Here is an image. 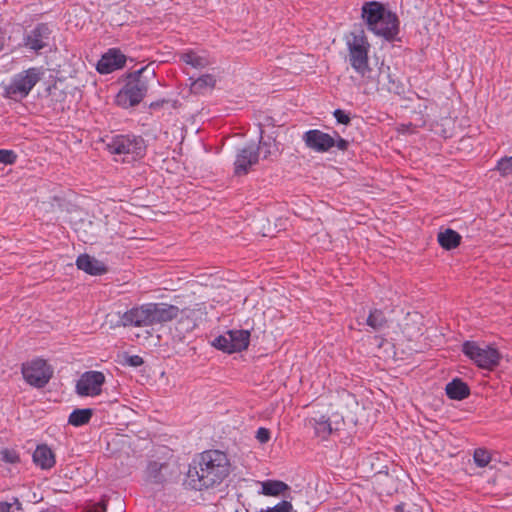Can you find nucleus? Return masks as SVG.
Masks as SVG:
<instances>
[{"instance_id": "nucleus-1", "label": "nucleus", "mask_w": 512, "mask_h": 512, "mask_svg": "<svg viewBox=\"0 0 512 512\" xmlns=\"http://www.w3.org/2000/svg\"><path fill=\"white\" fill-rule=\"evenodd\" d=\"M230 462L220 450H207L199 454L189 467L187 478L195 490L214 487L229 475Z\"/></svg>"}, {"instance_id": "nucleus-2", "label": "nucleus", "mask_w": 512, "mask_h": 512, "mask_svg": "<svg viewBox=\"0 0 512 512\" xmlns=\"http://www.w3.org/2000/svg\"><path fill=\"white\" fill-rule=\"evenodd\" d=\"M361 18L369 32L387 42L399 40L400 20L397 14L378 1L362 5Z\"/></svg>"}, {"instance_id": "nucleus-3", "label": "nucleus", "mask_w": 512, "mask_h": 512, "mask_svg": "<svg viewBox=\"0 0 512 512\" xmlns=\"http://www.w3.org/2000/svg\"><path fill=\"white\" fill-rule=\"evenodd\" d=\"M346 45L350 65L362 78L367 77L371 72L368 57L370 44L364 31L359 29L351 32L346 38Z\"/></svg>"}, {"instance_id": "nucleus-4", "label": "nucleus", "mask_w": 512, "mask_h": 512, "mask_svg": "<svg viewBox=\"0 0 512 512\" xmlns=\"http://www.w3.org/2000/svg\"><path fill=\"white\" fill-rule=\"evenodd\" d=\"M110 154L122 157L123 162H133L143 158L146 154V144L141 136L134 134H120L111 138L106 144Z\"/></svg>"}, {"instance_id": "nucleus-5", "label": "nucleus", "mask_w": 512, "mask_h": 512, "mask_svg": "<svg viewBox=\"0 0 512 512\" xmlns=\"http://www.w3.org/2000/svg\"><path fill=\"white\" fill-rule=\"evenodd\" d=\"M147 67H143L128 77L124 87L116 95L115 101L122 108H130L138 105L146 96L149 79L143 74Z\"/></svg>"}, {"instance_id": "nucleus-6", "label": "nucleus", "mask_w": 512, "mask_h": 512, "mask_svg": "<svg viewBox=\"0 0 512 512\" xmlns=\"http://www.w3.org/2000/svg\"><path fill=\"white\" fill-rule=\"evenodd\" d=\"M44 73L43 67H30L13 75L4 88L5 97L14 101L25 99L43 78Z\"/></svg>"}, {"instance_id": "nucleus-7", "label": "nucleus", "mask_w": 512, "mask_h": 512, "mask_svg": "<svg viewBox=\"0 0 512 512\" xmlns=\"http://www.w3.org/2000/svg\"><path fill=\"white\" fill-rule=\"evenodd\" d=\"M462 352L478 368L484 370H493L499 365L501 360V354L498 349L475 341H465L462 345Z\"/></svg>"}, {"instance_id": "nucleus-8", "label": "nucleus", "mask_w": 512, "mask_h": 512, "mask_svg": "<svg viewBox=\"0 0 512 512\" xmlns=\"http://www.w3.org/2000/svg\"><path fill=\"white\" fill-rule=\"evenodd\" d=\"M24 380L35 388H43L53 375V368L46 360L35 358L22 364Z\"/></svg>"}, {"instance_id": "nucleus-9", "label": "nucleus", "mask_w": 512, "mask_h": 512, "mask_svg": "<svg viewBox=\"0 0 512 512\" xmlns=\"http://www.w3.org/2000/svg\"><path fill=\"white\" fill-rule=\"evenodd\" d=\"M250 342L248 330H229L226 334L216 337L212 346L226 353H235L246 350Z\"/></svg>"}, {"instance_id": "nucleus-10", "label": "nucleus", "mask_w": 512, "mask_h": 512, "mask_svg": "<svg viewBox=\"0 0 512 512\" xmlns=\"http://www.w3.org/2000/svg\"><path fill=\"white\" fill-rule=\"evenodd\" d=\"M105 376L100 371L83 373L76 384V392L80 396H98L102 392Z\"/></svg>"}, {"instance_id": "nucleus-11", "label": "nucleus", "mask_w": 512, "mask_h": 512, "mask_svg": "<svg viewBox=\"0 0 512 512\" xmlns=\"http://www.w3.org/2000/svg\"><path fill=\"white\" fill-rule=\"evenodd\" d=\"M120 322L124 327L152 326L149 304L145 303L127 310L120 317Z\"/></svg>"}, {"instance_id": "nucleus-12", "label": "nucleus", "mask_w": 512, "mask_h": 512, "mask_svg": "<svg viewBox=\"0 0 512 512\" xmlns=\"http://www.w3.org/2000/svg\"><path fill=\"white\" fill-rule=\"evenodd\" d=\"M51 29L46 23L37 24L24 37V45L30 50L38 52L48 46Z\"/></svg>"}, {"instance_id": "nucleus-13", "label": "nucleus", "mask_w": 512, "mask_h": 512, "mask_svg": "<svg viewBox=\"0 0 512 512\" xmlns=\"http://www.w3.org/2000/svg\"><path fill=\"white\" fill-rule=\"evenodd\" d=\"M305 145L316 152H327L335 146V137L318 129H311L304 133Z\"/></svg>"}, {"instance_id": "nucleus-14", "label": "nucleus", "mask_w": 512, "mask_h": 512, "mask_svg": "<svg viewBox=\"0 0 512 512\" xmlns=\"http://www.w3.org/2000/svg\"><path fill=\"white\" fill-rule=\"evenodd\" d=\"M126 63V56L117 48H110L97 63L96 69L100 74H109L121 69Z\"/></svg>"}, {"instance_id": "nucleus-15", "label": "nucleus", "mask_w": 512, "mask_h": 512, "mask_svg": "<svg viewBox=\"0 0 512 512\" xmlns=\"http://www.w3.org/2000/svg\"><path fill=\"white\" fill-rule=\"evenodd\" d=\"M258 162V151L255 145H247L240 149L235 158L234 169L236 175H246L249 169Z\"/></svg>"}, {"instance_id": "nucleus-16", "label": "nucleus", "mask_w": 512, "mask_h": 512, "mask_svg": "<svg viewBox=\"0 0 512 512\" xmlns=\"http://www.w3.org/2000/svg\"><path fill=\"white\" fill-rule=\"evenodd\" d=\"M152 325L162 324L177 318L180 309L175 305L167 303H148Z\"/></svg>"}, {"instance_id": "nucleus-17", "label": "nucleus", "mask_w": 512, "mask_h": 512, "mask_svg": "<svg viewBox=\"0 0 512 512\" xmlns=\"http://www.w3.org/2000/svg\"><path fill=\"white\" fill-rule=\"evenodd\" d=\"M76 266L78 269L93 276L103 275L107 272V267L102 261L88 254L79 255L76 259Z\"/></svg>"}, {"instance_id": "nucleus-18", "label": "nucleus", "mask_w": 512, "mask_h": 512, "mask_svg": "<svg viewBox=\"0 0 512 512\" xmlns=\"http://www.w3.org/2000/svg\"><path fill=\"white\" fill-rule=\"evenodd\" d=\"M33 462L41 469H50L55 465V455L47 445H38L33 453Z\"/></svg>"}, {"instance_id": "nucleus-19", "label": "nucleus", "mask_w": 512, "mask_h": 512, "mask_svg": "<svg viewBox=\"0 0 512 512\" xmlns=\"http://www.w3.org/2000/svg\"><path fill=\"white\" fill-rule=\"evenodd\" d=\"M180 60L195 69H203L212 64L210 57L205 52L199 53L193 50L182 53Z\"/></svg>"}, {"instance_id": "nucleus-20", "label": "nucleus", "mask_w": 512, "mask_h": 512, "mask_svg": "<svg viewBox=\"0 0 512 512\" xmlns=\"http://www.w3.org/2000/svg\"><path fill=\"white\" fill-rule=\"evenodd\" d=\"M308 423L314 428L315 435L323 440L327 439L333 432L332 424L325 415L312 417L308 420Z\"/></svg>"}, {"instance_id": "nucleus-21", "label": "nucleus", "mask_w": 512, "mask_h": 512, "mask_svg": "<svg viewBox=\"0 0 512 512\" xmlns=\"http://www.w3.org/2000/svg\"><path fill=\"white\" fill-rule=\"evenodd\" d=\"M445 391L447 396L453 400H463L470 394L468 385L458 378L449 382L446 385Z\"/></svg>"}, {"instance_id": "nucleus-22", "label": "nucleus", "mask_w": 512, "mask_h": 512, "mask_svg": "<svg viewBox=\"0 0 512 512\" xmlns=\"http://www.w3.org/2000/svg\"><path fill=\"white\" fill-rule=\"evenodd\" d=\"M461 235L453 229H446L438 233L437 240L439 245L445 250L457 248L461 243Z\"/></svg>"}, {"instance_id": "nucleus-23", "label": "nucleus", "mask_w": 512, "mask_h": 512, "mask_svg": "<svg viewBox=\"0 0 512 512\" xmlns=\"http://www.w3.org/2000/svg\"><path fill=\"white\" fill-rule=\"evenodd\" d=\"M181 321L186 318L189 323L186 328L187 331H191L196 328L198 321L202 319V316L206 314L205 306L203 304H197L195 308H185L180 311Z\"/></svg>"}, {"instance_id": "nucleus-24", "label": "nucleus", "mask_w": 512, "mask_h": 512, "mask_svg": "<svg viewBox=\"0 0 512 512\" xmlns=\"http://www.w3.org/2000/svg\"><path fill=\"white\" fill-rule=\"evenodd\" d=\"M93 416V410L90 408L75 409L68 417V424L74 427H81L90 422Z\"/></svg>"}, {"instance_id": "nucleus-25", "label": "nucleus", "mask_w": 512, "mask_h": 512, "mask_svg": "<svg viewBox=\"0 0 512 512\" xmlns=\"http://www.w3.org/2000/svg\"><path fill=\"white\" fill-rule=\"evenodd\" d=\"M261 486L262 493L268 496H279L288 489L287 484L278 480H266L262 482Z\"/></svg>"}, {"instance_id": "nucleus-26", "label": "nucleus", "mask_w": 512, "mask_h": 512, "mask_svg": "<svg viewBox=\"0 0 512 512\" xmlns=\"http://www.w3.org/2000/svg\"><path fill=\"white\" fill-rule=\"evenodd\" d=\"M216 79L211 74H204L194 80L191 84V90L195 93H204L208 89L214 88Z\"/></svg>"}, {"instance_id": "nucleus-27", "label": "nucleus", "mask_w": 512, "mask_h": 512, "mask_svg": "<svg viewBox=\"0 0 512 512\" xmlns=\"http://www.w3.org/2000/svg\"><path fill=\"white\" fill-rule=\"evenodd\" d=\"M495 170L500 176L510 184H512V156H505L497 161Z\"/></svg>"}, {"instance_id": "nucleus-28", "label": "nucleus", "mask_w": 512, "mask_h": 512, "mask_svg": "<svg viewBox=\"0 0 512 512\" xmlns=\"http://www.w3.org/2000/svg\"><path fill=\"white\" fill-rule=\"evenodd\" d=\"M366 323L373 330L377 331L382 329L386 325L387 320L384 313L381 310L374 309L373 311L370 312L366 320Z\"/></svg>"}, {"instance_id": "nucleus-29", "label": "nucleus", "mask_w": 512, "mask_h": 512, "mask_svg": "<svg viewBox=\"0 0 512 512\" xmlns=\"http://www.w3.org/2000/svg\"><path fill=\"white\" fill-rule=\"evenodd\" d=\"M256 150L258 151V156L260 154H262L263 158H268L272 155H275L278 151V148H277L275 140L268 139V140H261L259 142L258 147H256Z\"/></svg>"}, {"instance_id": "nucleus-30", "label": "nucleus", "mask_w": 512, "mask_h": 512, "mask_svg": "<svg viewBox=\"0 0 512 512\" xmlns=\"http://www.w3.org/2000/svg\"><path fill=\"white\" fill-rule=\"evenodd\" d=\"M473 459L478 467H486L491 461V455L486 449L477 448L474 451Z\"/></svg>"}, {"instance_id": "nucleus-31", "label": "nucleus", "mask_w": 512, "mask_h": 512, "mask_svg": "<svg viewBox=\"0 0 512 512\" xmlns=\"http://www.w3.org/2000/svg\"><path fill=\"white\" fill-rule=\"evenodd\" d=\"M17 155L13 150L0 149V163L12 165L16 162Z\"/></svg>"}, {"instance_id": "nucleus-32", "label": "nucleus", "mask_w": 512, "mask_h": 512, "mask_svg": "<svg viewBox=\"0 0 512 512\" xmlns=\"http://www.w3.org/2000/svg\"><path fill=\"white\" fill-rule=\"evenodd\" d=\"M0 455L1 459L6 463L15 464L20 461L19 454L12 449H3L1 450Z\"/></svg>"}, {"instance_id": "nucleus-33", "label": "nucleus", "mask_w": 512, "mask_h": 512, "mask_svg": "<svg viewBox=\"0 0 512 512\" xmlns=\"http://www.w3.org/2000/svg\"><path fill=\"white\" fill-rule=\"evenodd\" d=\"M22 504L18 498H13L11 503L9 502H0V512H15L21 511Z\"/></svg>"}, {"instance_id": "nucleus-34", "label": "nucleus", "mask_w": 512, "mask_h": 512, "mask_svg": "<svg viewBox=\"0 0 512 512\" xmlns=\"http://www.w3.org/2000/svg\"><path fill=\"white\" fill-rule=\"evenodd\" d=\"M255 437L260 443L265 444L270 440V437H271L270 430L267 428H264V427H260L256 431Z\"/></svg>"}, {"instance_id": "nucleus-35", "label": "nucleus", "mask_w": 512, "mask_h": 512, "mask_svg": "<svg viewBox=\"0 0 512 512\" xmlns=\"http://www.w3.org/2000/svg\"><path fill=\"white\" fill-rule=\"evenodd\" d=\"M333 115L338 123L347 125L350 123V115L346 113L344 110L336 109L333 112Z\"/></svg>"}, {"instance_id": "nucleus-36", "label": "nucleus", "mask_w": 512, "mask_h": 512, "mask_svg": "<svg viewBox=\"0 0 512 512\" xmlns=\"http://www.w3.org/2000/svg\"><path fill=\"white\" fill-rule=\"evenodd\" d=\"M348 141L345 140L344 138H342L337 132H335V146L339 149V150H346L348 148Z\"/></svg>"}, {"instance_id": "nucleus-37", "label": "nucleus", "mask_w": 512, "mask_h": 512, "mask_svg": "<svg viewBox=\"0 0 512 512\" xmlns=\"http://www.w3.org/2000/svg\"><path fill=\"white\" fill-rule=\"evenodd\" d=\"M129 364L132 366H140L143 364V359L138 355H133L129 358Z\"/></svg>"}, {"instance_id": "nucleus-38", "label": "nucleus", "mask_w": 512, "mask_h": 512, "mask_svg": "<svg viewBox=\"0 0 512 512\" xmlns=\"http://www.w3.org/2000/svg\"><path fill=\"white\" fill-rule=\"evenodd\" d=\"M161 466L157 462H153L149 465V470L153 472H158L160 470Z\"/></svg>"}, {"instance_id": "nucleus-39", "label": "nucleus", "mask_w": 512, "mask_h": 512, "mask_svg": "<svg viewBox=\"0 0 512 512\" xmlns=\"http://www.w3.org/2000/svg\"><path fill=\"white\" fill-rule=\"evenodd\" d=\"M394 512H405V504L401 503L395 506Z\"/></svg>"}]
</instances>
